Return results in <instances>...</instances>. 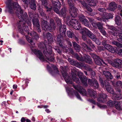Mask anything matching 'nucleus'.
<instances>
[{
    "label": "nucleus",
    "mask_w": 122,
    "mask_h": 122,
    "mask_svg": "<svg viewBox=\"0 0 122 122\" xmlns=\"http://www.w3.org/2000/svg\"><path fill=\"white\" fill-rule=\"evenodd\" d=\"M7 0L5 3L7 5L9 12L11 13L15 12L20 19L19 22L17 23V25L19 28V31L23 35L27 34L28 35L25 36L27 40L31 45H33L32 47H31L32 52L34 53L41 60H46V59L50 61H53L54 58L52 56L53 54H52V47L46 41H45L43 43H40L38 45L39 47L43 51L45 56H44L40 51L34 48L35 43L33 42L32 40L28 36L30 35L33 38L36 40L38 39L39 36L36 32L34 31L29 33L28 27L25 25L26 23L29 26H30L31 23L30 20L27 19L26 20L27 16V13L25 12L23 13V10L18 3L15 2L13 4L11 0Z\"/></svg>",
    "instance_id": "obj_1"
},
{
    "label": "nucleus",
    "mask_w": 122,
    "mask_h": 122,
    "mask_svg": "<svg viewBox=\"0 0 122 122\" xmlns=\"http://www.w3.org/2000/svg\"><path fill=\"white\" fill-rule=\"evenodd\" d=\"M33 18V19H32V21L34 27L36 28L38 32H40V25L39 20L38 19L35 18L34 17Z\"/></svg>",
    "instance_id": "obj_12"
},
{
    "label": "nucleus",
    "mask_w": 122,
    "mask_h": 122,
    "mask_svg": "<svg viewBox=\"0 0 122 122\" xmlns=\"http://www.w3.org/2000/svg\"><path fill=\"white\" fill-rule=\"evenodd\" d=\"M90 55L92 56L93 58L94 59L95 58H98V57L95 54L93 53H90Z\"/></svg>",
    "instance_id": "obj_50"
},
{
    "label": "nucleus",
    "mask_w": 122,
    "mask_h": 122,
    "mask_svg": "<svg viewBox=\"0 0 122 122\" xmlns=\"http://www.w3.org/2000/svg\"><path fill=\"white\" fill-rule=\"evenodd\" d=\"M102 34L104 36H106V31L103 29V28L100 30Z\"/></svg>",
    "instance_id": "obj_47"
},
{
    "label": "nucleus",
    "mask_w": 122,
    "mask_h": 122,
    "mask_svg": "<svg viewBox=\"0 0 122 122\" xmlns=\"http://www.w3.org/2000/svg\"><path fill=\"white\" fill-rule=\"evenodd\" d=\"M66 66L60 67L62 75L66 82L67 84H71L72 86L78 91L83 96H86V91L81 86L77 87L74 85L73 83V81H74L76 83H78L79 82V79L76 77L75 74L72 75V79L67 75L66 71Z\"/></svg>",
    "instance_id": "obj_2"
},
{
    "label": "nucleus",
    "mask_w": 122,
    "mask_h": 122,
    "mask_svg": "<svg viewBox=\"0 0 122 122\" xmlns=\"http://www.w3.org/2000/svg\"><path fill=\"white\" fill-rule=\"evenodd\" d=\"M54 11L57 14L60 15V12L58 9L56 7H55L53 8Z\"/></svg>",
    "instance_id": "obj_48"
},
{
    "label": "nucleus",
    "mask_w": 122,
    "mask_h": 122,
    "mask_svg": "<svg viewBox=\"0 0 122 122\" xmlns=\"http://www.w3.org/2000/svg\"><path fill=\"white\" fill-rule=\"evenodd\" d=\"M70 25L76 30L82 29L80 23L77 20L75 19H71V20L70 22Z\"/></svg>",
    "instance_id": "obj_8"
},
{
    "label": "nucleus",
    "mask_w": 122,
    "mask_h": 122,
    "mask_svg": "<svg viewBox=\"0 0 122 122\" xmlns=\"http://www.w3.org/2000/svg\"><path fill=\"white\" fill-rule=\"evenodd\" d=\"M98 97H99L97 100L98 102L103 103H104L106 102V101L104 100L107 97V96L106 95L103 94H99Z\"/></svg>",
    "instance_id": "obj_17"
},
{
    "label": "nucleus",
    "mask_w": 122,
    "mask_h": 122,
    "mask_svg": "<svg viewBox=\"0 0 122 122\" xmlns=\"http://www.w3.org/2000/svg\"><path fill=\"white\" fill-rule=\"evenodd\" d=\"M102 23H100L99 22L97 23V27H98V29L100 30L101 29L103 28Z\"/></svg>",
    "instance_id": "obj_42"
},
{
    "label": "nucleus",
    "mask_w": 122,
    "mask_h": 122,
    "mask_svg": "<svg viewBox=\"0 0 122 122\" xmlns=\"http://www.w3.org/2000/svg\"><path fill=\"white\" fill-rule=\"evenodd\" d=\"M83 1H82V2H85L84 0L86 1L87 3L90 6H94L96 5V3L97 2V0H83ZM78 1L79 0H77ZM80 1H81L79 0Z\"/></svg>",
    "instance_id": "obj_19"
},
{
    "label": "nucleus",
    "mask_w": 122,
    "mask_h": 122,
    "mask_svg": "<svg viewBox=\"0 0 122 122\" xmlns=\"http://www.w3.org/2000/svg\"><path fill=\"white\" fill-rule=\"evenodd\" d=\"M82 48L86 51H90L91 50L90 48L87 46V45L85 43H82Z\"/></svg>",
    "instance_id": "obj_34"
},
{
    "label": "nucleus",
    "mask_w": 122,
    "mask_h": 122,
    "mask_svg": "<svg viewBox=\"0 0 122 122\" xmlns=\"http://www.w3.org/2000/svg\"><path fill=\"white\" fill-rule=\"evenodd\" d=\"M118 54L120 55H122V49H120L118 51Z\"/></svg>",
    "instance_id": "obj_56"
},
{
    "label": "nucleus",
    "mask_w": 122,
    "mask_h": 122,
    "mask_svg": "<svg viewBox=\"0 0 122 122\" xmlns=\"http://www.w3.org/2000/svg\"><path fill=\"white\" fill-rule=\"evenodd\" d=\"M66 88L67 92L68 95H70V94H71L72 89L68 87H66Z\"/></svg>",
    "instance_id": "obj_37"
},
{
    "label": "nucleus",
    "mask_w": 122,
    "mask_h": 122,
    "mask_svg": "<svg viewBox=\"0 0 122 122\" xmlns=\"http://www.w3.org/2000/svg\"><path fill=\"white\" fill-rule=\"evenodd\" d=\"M93 26L96 28L97 27V23H96L95 21L94 22H92V24Z\"/></svg>",
    "instance_id": "obj_52"
},
{
    "label": "nucleus",
    "mask_w": 122,
    "mask_h": 122,
    "mask_svg": "<svg viewBox=\"0 0 122 122\" xmlns=\"http://www.w3.org/2000/svg\"><path fill=\"white\" fill-rule=\"evenodd\" d=\"M118 8L119 10V11H120V12H122V10H121L122 9V7L120 5H118Z\"/></svg>",
    "instance_id": "obj_64"
},
{
    "label": "nucleus",
    "mask_w": 122,
    "mask_h": 122,
    "mask_svg": "<svg viewBox=\"0 0 122 122\" xmlns=\"http://www.w3.org/2000/svg\"><path fill=\"white\" fill-rule=\"evenodd\" d=\"M78 76L82 82L86 86H87V82L86 77L83 76V74L81 72H79L78 73Z\"/></svg>",
    "instance_id": "obj_13"
},
{
    "label": "nucleus",
    "mask_w": 122,
    "mask_h": 122,
    "mask_svg": "<svg viewBox=\"0 0 122 122\" xmlns=\"http://www.w3.org/2000/svg\"><path fill=\"white\" fill-rule=\"evenodd\" d=\"M46 36L47 39L49 41H52V36L50 33L48 32L46 34Z\"/></svg>",
    "instance_id": "obj_33"
},
{
    "label": "nucleus",
    "mask_w": 122,
    "mask_h": 122,
    "mask_svg": "<svg viewBox=\"0 0 122 122\" xmlns=\"http://www.w3.org/2000/svg\"><path fill=\"white\" fill-rule=\"evenodd\" d=\"M67 34L68 37L71 38H72L74 35V34L70 31H67Z\"/></svg>",
    "instance_id": "obj_38"
},
{
    "label": "nucleus",
    "mask_w": 122,
    "mask_h": 122,
    "mask_svg": "<svg viewBox=\"0 0 122 122\" xmlns=\"http://www.w3.org/2000/svg\"><path fill=\"white\" fill-rule=\"evenodd\" d=\"M99 81H100V83L102 87H104V83L103 82L102 80V79L100 77H99Z\"/></svg>",
    "instance_id": "obj_46"
},
{
    "label": "nucleus",
    "mask_w": 122,
    "mask_h": 122,
    "mask_svg": "<svg viewBox=\"0 0 122 122\" xmlns=\"http://www.w3.org/2000/svg\"><path fill=\"white\" fill-rule=\"evenodd\" d=\"M108 28L111 30L108 31L111 34L114 36H117V32L115 30V28L114 26H108Z\"/></svg>",
    "instance_id": "obj_18"
},
{
    "label": "nucleus",
    "mask_w": 122,
    "mask_h": 122,
    "mask_svg": "<svg viewBox=\"0 0 122 122\" xmlns=\"http://www.w3.org/2000/svg\"><path fill=\"white\" fill-rule=\"evenodd\" d=\"M121 103L120 101H116L115 105L116 108L117 110H122V106Z\"/></svg>",
    "instance_id": "obj_26"
},
{
    "label": "nucleus",
    "mask_w": 122,
    "mask_h": 122,
    "mask_svg": "<svg viewBox=\"0 0 122 122\" xmlns=\"http://www.w3.org/2000/svg\"><path fill=\"white\" fill-rule=\"evenodd\" d=\"M68 60L71 64L73 65H76L77 63L76 61L70 58H68Z\"/></svg>",
    "instance_id": "obj_35"
},
{
    "label": "nucleus",
    "mask_w": 122,
    "mask_h": 122,
    "mask_svg": "<svg viewBox=\"0 0 122 122\" xmlns=\"http://www.w3.org/2000/svg\"><path fill=\"white\" fill-rule=\"evenodd\" d=\"M88 19L89 21H90L91 22V23L92 24V22H94V21H95V20H94V19L91 18H88Z\"/></svg>",
    "instance_id": "obj_55"
},
{
    "label": "nucleus",
    "mask_w": 122,
    "mask_h": 122,
    "mask_svg": "<svg viewBox=\"0 0 122 122\" xmlns=\"http://www.w3.org/2000/svg\"><path fill=\"white\" fill-rule=\"evenodd\" d=\"M53 5L57 7L61 6V4L59 0H51Z\"/></svg>",
    "instance_id": "obj_27"
},
{
    "label": "nucleus",
    "mask_w": 122,
    "mask_h": 122,
    "mask_svg": "<svg viewBox=\"0 0 122 122\" xmlns=\"http://www.w3.org/2000/svg\"><path fill=\"white\" fill-rule=\"evenodd\" d=\"M116 101H112L111 100H109L107 103L108 106L111 107L115 105Z\"/></svg>",
    "instance_id": "obj_31"
},
{
    "label": "nucleus",
    "mask_w": 122,
    "mask_h": 122,
    "mask_svg": "<svg viewBox=\"0 0 122 122\" xmlns=\"http://www.w3.org/2000/svg\"><path fill=\"white\" fill-rule=\"evenodd\" d=\"M89 102L95 104H97L98 107L101 108H105L106 107V106L103 104H101L99 103H96L95 102L93 99H89L87 100Z\"/></svg>",
    "instance_id": "obj_20"
},
{
    "label": "nucleus",
    "mask_w": 122,
    "mask_h": 122,
    "mask_svg": "<svg viewBox=\"0 0 122 122\" xmlns=\"http://www.w3.org/2000/svg\"><path fill=\"white\" fill-rule=\"evenodd\" d=\"M79 2H80L81 4L83 5V6L86 7L87 10L90 12H91L92 11V9L89 7L86 4L85 2H82V1H78Z\"/></svg>",
    "instance_id": "obj_28"
},
{
    "label": "nucleus",
    "mask_w": 122,
    "mask_h": 122,
    "mask_svg": "<svg viewBox=\"0 0 122 122\" xmlns=\"http://www.w3.org/2000/svg\"><path fill=\"white\" fill-rule=\"evenodd\" d=\"M107 61L108 63L111 64L112 66L117 68H120L122 67V61L119 59H115L113 61L108 60Z\"/></svg>",
    "instance_id": "obj_7"
},
{
    "label": "nucleus",
    "mask_w": 122,
    "mask_h": 122,
    "mask_svg": "<svg viewBox=\"0 0 122 122\" xmlns=\"http://www.w3.org/2000/svg\"><path fill=\"white\" fill-rule=\"evenodd\" d=\"M99 84L97 81L95 80L93 82V86H94L96 88H98L99 86Z\"/></svg>",
    "instance_id": "obj_41"
},
{
    "label": "nucleus",
    "mask_w": 122,
    "mask_h": 122,
    "mask_svg": "<svg viewBox=\"0 0 122 122\" xmlns=\"http://www.w3.org/2000/svg\"><path fill=\"white\" fill-rule=\"evenodd\" d=\"M58 25L60 27V34L58 35L57 38L58 43L59 45L63 48L66 47L67 46H63L62 44L63 42V37L65 36H66V26L65 25H61V20L58 18H56V19Z\"/></svg>",
    "instance_id": "obj_3"
},
{
    "label": "nucleus",
    "mask_w": 122,
    "mask_h": 122,
    "mask_svg": "<svg viewBox=\"0 0 122 122\" xmlns=\"http://www.w3.org/2000/svg\"><path fill=\"white\" fill-rule=\"evenodd\" d=\"M47 68L48 69V70L49 72L51 74H52V72L51 71L49 70V69L50 68V66L48 65H47Z\"/></svg>",
    "instance_id": "obj_60"
},
{
    "label": "nucleus",
    "mask_w": 122,
    "mask_h": 122,
    "mask_svg": "<svg viewBox=\"0 0 122 122\" xmlns=\"http://www.w3.org/2000/svg\"><path fill=\"white\" fill-rule=\"evenodd\" d=\"M71 16H67L66 18L67 22V23H69V24H70V22L71 20L70 17H71V16H72H72H71ZM75 17V16L74 17Z\"/></svg>",
    "instance_id": "obj_43"
},
{
    "label": "nucleus",
    "mask_w": 122,
    "mask_h": 122,
    "mask_svg": "<svg viewBox=\"0 0 122 122\" xmlns=\"http://www.w3.org/2000/svg\"><path fill=\"white\" fill-rule=\"evenodd\" d=\"M88 91L89 95L92 97L95 98L96 97V92L92 89H88Z\"/></svg>",
    "instance_id": "obj_23"
},
{
    "label": "nucleus",
    "mask_w": 122,
    "mask_h": 122,
    "mask_svg": "<svg viewBox=\"0 0 122 122\" xmlns=\"http://www.w3.org/2000/svg\"><path fill=\"white\" fill-rule=\"evenodd\" d=\"M41 2L42 4L45 7V9L46 10V11L47 12H48L50 14V12L51 11V9L52 8L51 7L50 8H48V7L46 6L47 3V0H41Z\"/></svg>",
    "instance_id": "obj_22"
},
{
    "label": "nucleus",
    "mask_w": 122,
    "mask_h": 122,
    "mask_svg": "<svg viewBox=\"0 0 122 122\" xmlns=\"http://www.w3.org/2000/svg\"><path fill=\"white\" fill-rule=\"evenodd\" d=\"M89 71H90L91 74L92 76H94L95 75V72L92 70L91 69H90Z\"/></svg>",
    "instance_id": "obj_49"
},
{
    "label": "nucleus",
    "mask_w": 122,
    "mask_h": 122,
    "mask_svg": "<svg viewBox=\"0 0 122 122\" xmlns=\"http://www.w3.org/2000/svg\"><path fill=\"white\" fill-rule=\"evenodd\" d=\"M106 41H105L102 42V44L108 50L112 53H114L115 51V50L114 48L109 44H107Z\"/></svg>",
    "instance_id": "obj_14"
},
{
    "label": "nucleus",
    "mask_w": 122,
    "mask_h": 122,
    "mask_svg": "<svg viewBox=\"0 0 122 122\" xmlns=\"http://www.w3.org/2000/svg\"><path fill=\"white\" fill-rule=\"evenodd\" d=\"M112 44L115 45L119 47H122V44L116 41H113L112 42Z\"/></svg>",
    "instance_id": "obj_36"
},
{
    "label": "nucleus",
    "mask_w": 122,
    "mask_h": 122,
    "mask_svg": "<svg viewBox=\"0 0 122 122\" xmlns=\"http://www.w3.org/2000/svg\"><path fill=\"white\" fill-rule=\"evenodd\" d=\"M79 18L80 20L82 22L83 20L85 19V17L83 15H80L79 17Z\"/></svg>",
    "instance_id": "obj_44"
},
{
    "label": "nucleus",
    "mask_w": 122,
    "mask_h": 122,
    "mask_svg": "<svg viewBox=\"0 0 122 122\" xmlns=\"http://www.w3.org/2000/svg\"><path fill=\"white\" fill-rule=\"evenodd\" d=\"M102 18L98 17L97 18V19L98 20H102L105 22L106 20L113 18V16L112 14L107 13H104L102 15Z\"/></svg>",
    "instance_id": "obj_10"
},
{
    "label": "nucleus",
    "mask_w": 122,
    "mask_h": 122,
    "mask_svg": "<svg viewBox=\"0 0 122 122\" xmlns=\"http://www.w3.org/2000/svg\"><path fill=\"white\" fill-rule=\"evenodd\" d=\"M41 27L43 30L45 31H51V29L55 30L56 28L54 22L53 20L51 19L50 20V26L47 21L44 20H43L41 23Z\"/></svg>",
    "instance_id": "obj_4"
},
{
    "label": "nucleus",
    "mask_w": 122,
    "mask_h": 122,
    "mask_svg": "<svg viewBox=\"0 0 122 122\" xmlns=\"http://www.w3.org/2000/svg\"><path fill=\"white\" fill-rule=\"evenodd\" d=\"M105 82L106 88L108 92L112 94H113V96L114 94H117V93H116L115 94L114 93V91L113 89L112 88V87L109 85V82H107V81H105ZM112 97L114 99H115L113 98V96H112Z\"/></svg>",
    "instance_id": "obj_15"
},
{
    "label": "nucleus",
    "mask_w": 122,
    "mask_h": 122,
    "mask_svg": "<svg viewBox=\"0 0 122 122\" xmlns=\"http://www.w3.org/2000/svg\"><path fill=\"white\" fill-rule=\"evenodd\" d=\"M67 1L71 9L70 14L73 17L76 16L77 14V9L74 6L73 3L71 0H67Z\"/></svg>",
    "instance_id": "obj_6"
},
{
    "label": "nucleus",
    "mask_w": 122,
    "mask_h": 122,
    "mask_svg": "<svg viewBox=\"0 0 122 122\" xmlns=\"http://www.w3.org/2000/svg\"><path fill=\"white\" fill-rule=\"evenodd\" d=\"M23 2L27 4H30V7L32 9L34 10L36 9V5L34 0H31L30 2V0H22Z\"/></svg>",
    "instance_id": "obj_11"
},
{
    "label": "nucleus",
    "mask_w": 122,
    "mask_h": 122,
    "mask_svg": "<svg viewBox=\"0 0 122 122\" xmlns=\"http://www.w3.org/2000/svg\"><path fill=\"white\" fill-rule=\"evenodd\" d=\"M74 93L76 95L77 98L81 100H82L80 95L78 94V92L77 91H74Z\"/></svg>",
    "instance_id": "obj_40"
},
{
    "label": "nucleus",
    "mask_w": 122,
    "mask_h": 122,
    "mask_svg": "<svg viewBox=\"0 0 122 122\" xmlns=\"http://www.w3.org/2000/svg\"><path fill=\"white\" fill-rule=\"evenodd\" d=\"M66 10L65 7L62 8L60 12V14L62 15L63 16L65 17L66 14Z\"/></svg>",
    "instance_id": "obj_30"
},
{
    "label": "nucleus",
    "mask_w": 122,
    "mask_h": 122,
    "mask_svg": "<svg viewBox=\"0 0 122 122\" xmlns=\"http://www.w3.org/2000/svg\"><path fill=\"white\" fill-rule=\"evenodd\" d=\"M28 14L29 16L30 17V18H31L32 19L33 15L32 14V12H29L28 13Z\"/></svg>",
    "instance_id": "obj_54"
},
{
    "label": "nucleus",
    "mask_w": 122,
    "mask_h": 122,
    "mask_svg": "<svg viewBox=\"0 0 122 122\" xmlns=\"http://www.w3.org/2000/svg\"><path fill=\"white\" fill-rule=\"evenodd\" d=\"M88 82L89 84L91 86H93V82L92 80L89 79L88 80Z\"/></svg>",
    "instance_id": "obj_51"
},
{
    "label": "nucleus",
    "mask_w": 122,
    "mask_h": 122,
    "mask_svg": "<svg viewBox=\"0 0 122 122\" xmlns=\"http://www.w3.org/2000/svg\"><path fill=\"white\" fill-rule=\"evenodd\" d=\"M82 22V24L84 25L85 26H89V22L86 19H85L83 20Z\"/></svg>",
    "instance_id": "obj_39"
},
{
    "label": "nucleus",
    "mask_w": 122,
    "mask_h": 122,
    "mask_svg": "<svg viewBox=\"0 0 122 122\" xmlns=\"http://www.w3.org/2000/svg\"><path fill=\"white\" fill-rule=\"evenodd\" d=\"M55 49L58 53H59L60 54L61 53V51L60 50H59L58 49V48H55Z\"/></svg>",
    "instance_id": "obj_59"
},
{
    "label": "nucleus",
    "mask_w": 122,
    "mask_h": 122,
    "mask_svg": "<svg viewBox=\"0 0 122 122\" xmlns=\"http://www.w3.org/2000/svg\"><path fill=\"white\" fill-rule=\"evenodd\" d=\"M96 58L94 59V61L95 63L97 65H101L102 64V62L105 65H107L108 62L107 60L104 62L102 60Z\"/></svg>",
    "instance_id": "obj_21"
},
{
    "label": "nucleus",
    "mask_w": 122,
    "mask_h": 122,
    "mask_svg": "<svg viewBox=\"0 0 122 122\" xmlns=\"http://www.w3.org/2000/svg\"><path fill=\"white\" fill-rule=\"evenodd\" d=\"M117 5L114 2H112L109 4V10L111 11H113L117 7Z\"/></svg>",
    "instance_id": "obj_24"
},
{
    "label": "nucleus",
    "mask_w": 122,
    "mask_h": 122,
    "mask_svg": "<svg viewBox=\"0 0 122 122\" xmlns=\"http://www.w3.org/2000/svg\"><path fill=\"white\" fill-rule=\"evenodd\" d=\"M98 10L100 12H104L105 11V9L102 8H99L98 9Z\"/></svg>",
    "instance_id": "obj_58"
},
{
    "label": "nucleus",
    "mask_w": 122,
    "mask_h": 122,
    "mask_svg": "<svg viewBox=\"0 0 122 122\" xmlns=\"http://www.w3.org/2000/svg\"><path fill=\"white\" fill-rule=\"evenodd\" d=\"M84 30L85 33L87 34L89 37L93 41L95 40L96 39V36L93 33L85 28H84Z\"/></svg>",
    "instance_id": "obj_16"
},
{
    "label": "nucleus",
    "mask_w": 122,
    "mask_h": 122,
    "mask_svg": "<svg viewBox=\"0 0 122 122\" xmlns=\"http://www.w3.org/2000/svg\"><path fill=\"white\" fill-rule=\"evenodd\" d=\"M115 21L117 25H120L121 22V18L118 15L116 16L115 17Z\"/></svg>",
    "instance_id": "obj_32"
},
{
    "label": "nucleus",
    "mask_w": 122,
    "mask_h": 122,
    "mask_svg": "<svg viewBox=\"0 0 122 122\" xmlns=\"http://www.w3.org/2000/svg\"><path fill=\"white\" fill-rule=\"evenodd\" d=\"M19 42L21 44H23L25 43L24 41L21 39L19 40Z\"/></svg>",
    "instance_id": "obj_57"
},
{
    "label": "nucleus",
    "mask_w": 122,
    "mask_h": 122,
    "mask_svg": "<svg viewBox=\"0 0 122 122\" xmlns=\"http://www.w3.org/2000/svg\"><path fill=\"white\" fill-rule=\"evenodd\" d=\"M73 45L74 48L76 51H80V46L76 42H73Z\"/></svg>",
    "instance_id": "obj_29"
},
{
    "label": "nucleus",
    "mask_w": 122,
    "mask_h": 122,
    "mask_svg": "<svg viewBox=\"0 0 122 122\" xmlns=\"http://www.w3.org/2000/svg\"><path fill=\"white\" fill-rule=\"evenodd\" d=\"M84 28L83 30H82V32H81V31H80V32H81L83 35V34H84V35H83L82 36V38L83 39L85 40L86 39V37L85 36H84V35L85 34H86L85 33V32L84 31Z\"/></svg>",
    "instance_id": "obj_45"
},
{
    "label": "nucleus",
    "mask_w": 122,
    "mask_h": 122,
    "mask_svg": "<svg viewBox=\"0 0 122 122\" xmlns=\"http://www.w3.org/2000/svg\"><path fill=\"white\" fill-rule=\"evenodd\" d=\"M40 15L42 16H45V14H44L43 12L41 11V12H40Z\"/></svg>",
    "instance_id": "obj_63"
},
{
    "label": "nucleus",
    "mask_w": 122,
    "mask_h": 122,
    "mask_svg": "<svg viewBox=\"0 0 122 122\" xmlns=\"http://www.w3.org/2000/svg\"><path fill=\"white\" fill-rule=\"evenodd\" d=\"M52 66H53V68H54V69L55 71H57V72H56L57 73H58V72H57V71H58L57 69V68L56 67V66H55V65L54 66V65H53Z\"/></svg>",
    "instance_id": "obj_61"
},
{
    "label": "nucleus",
    "mask_w": 122,
    "mask_h": 122,
    "mask_svg": "<svg viewBox=\"0 0 122 122\" xmlns=\"http://www.w3.org/2000/svg\"><path fill=\"white\" fill-rule=\"evenodd\" d=\"M75 56L77 59L79 60L83 61L88 63H91L92 62L89 56L87 55H85L83 57L81 56V58L79 57L77 54H75Z\"/></svg>",
    "instance_id": "obj_9"
},
{
    "label": "nucleus",
    "mask_w": 122,
    "mask_h": 122,
    "mask_svg": "<svg viewBox=\"0 0 122 122\" xmlns=\"http://www.w3.org/2000/svg\"><path fill=\"white\" fill-rule=\"evenodd\" d=\"M103 73L107 78L110 79H112L113 78V76L112 75L111 73L108 71H103Z\"/></svg>",
    "instance_id": "obj_25"
},
{
    "label": "nucleus",
    "mask_w": 122,
    "mask_h": 122,
    "mask_svg": "<svg viewBox=\"0 0 122 122\" xmlns=\"http://www.w3.org/2000/svg\"><path fill=\"white\" fill-rule=\"evenodd\" d=\"M118 35L120 39H122V33H119Z\"/></svg>",
    "instance_id": "obj_62"
},
{
    "label": "nucleus",
    "mask_w": 122,
    "mask_h": 122,
    "mask_svg": "<svg viewBox=\"0 0 122 122\" xmlns=\"http://www.w3.org/2000/svg\"><path fill=\"white\" fill-rule=\"evenodd\" d=\"M93 41H95V43L98 45H100V44L101 42L99 41V40L97 39L96 38V39L95 40H94Z\"/></svg>",
    "instance_id": "obj_53"
},
{
    "label": "nucleus",
    "mask_w": 122,
    "mask_h": 122,
    "mask_svg": "<svg viewBox=\"0 0 122 122\" xmlns=\"http://www.w3.org/2000/svg\"><path fill=\"white\" fill-rule=\"evenodd\" d=\"M116 86L114 85L115 89L116 90V92L117 94H114L113 96V97L115 99L120 100L122 97L120 94L121 90L120 88H122V82L121 81H117L116 84Z\"/></svg>",
    "instance_id": "obj_5"
}]
</instances>
